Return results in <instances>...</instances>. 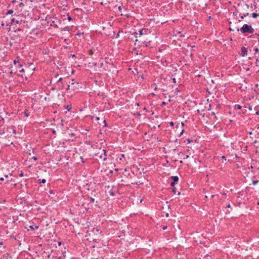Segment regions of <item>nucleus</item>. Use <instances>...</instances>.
Returning <instances> with one entry per match:
<instances>
[{
	"label": "nucleus",
	"mask_w": 259,
	"mask_h": 259,
	"mask_svg": "<svg viewBox=\"0 0 259 259\" xmlns=\"http://www.w3.org/2000/svg\"><path fill=\"white\" fill-rule=\"evenodd\" d=\"M240 30L243 33L246 32L252 33L254 32V29L251 27V26L247 24H244L240 28Z\"/></svg>",
	"instance_id": "obj_1"
},
{
	"label": "nucleus",
	"mask_w": 259,
	"mask_h": 259,
	"mask_svg": "<svg viewBox=\"0 0 259 259\" xmlns=\"http://www.w3.org/2000/svg\"><path fill=\"white\" fill-rule=\"evenodd\" d=\"M99 157L100 158L103 159L104 160H106L107 159L106 158V151L105 149H100V152L98 153V154H100Z\"/></svg>",
	"instance_id": "obj_2"
},
{
	"label": "nucleus",
	"mask_w": 259,
	"mask_h": 259,
	"mask_svg": "<svg viewBox=\"0 0 259 259\" xmlns=\"http://www.w3.org/2000/svg\"><path fill=\"white\" fill-rule=\"evenodd\" d=\"M62 78L61 77L58 80L57 82V85L58 87L59 90H61L63 88V84L62 82Z\"/></svg>",
	"instance_id": "obj_3"
},
{
	"label": "nucleus",
	"mask_w": 259,
	"mask_h": 259,
	"mask_svg": "<svg viewBox=\"0 0 259 259\" xmlns=\"http://www.w3.org/2000/svg\"><path fill=\"white\" fill-rule=\"evenodd\" d=\"M238 14H239V15L240 16L241 19H243L245 17H246V16L248 15L249 14H248V13H246L245 14H242V13L239 12L238 11H237L236 13V15H237Z\"/></svg>",
	"instance_id": "obj_4"
},
{
	"label": "nucleus",
	"mask_w": 259,
	"mask_h": 259,
	"mask_svg": "<svg viewBox=\"0 0 259 259\" xmlns=\"http://www.w3.org/2000/svg\"><path fill=\"white\" fill-rule=\"evenodd\" d=\"M241 51H242V56H243V57L245 56L247 54V49L246 48H245L244 47H243L241 48Z\"/></svg>",
	"instance_id": "obj_5"
},
{
	"label": "nucleus",
	"mask_w": 259,
	"mask_h": 259,
	"mask_svg": "<svg viewBox=\"0 0 259 259\" xmlns=\"http://www.w3.org/2000/svg\"><path fill=\"white\" fill-rule=\"evenodd\" d=\"M172 180H173V182H175L176 183L178 182L179 180V178L177 176H172L171 177Z\"/></svg>",
	"instance_id": "obj_6"
},
{
	"label": "nucleus",
	"mask_w": 259,
	"mask_h": 259,
	"mask_svg": "<svg viewBox=\"0 0 259 259\" xmlns=\"http://www.w3.org/2000/svg\"><path fill=\"white\" fill-rule=\"evenodd\" d=\"M14 63L15 65H16V66H19L20 68H21L22 67V65L19 63V62L18 61H16V60H14Z\"/></svg>",
	"instance_id": "obj_7"
},
{
	"label": "nucleus",
	"mask_w": 259,
	"mask_h": 259,
	"mask_svg": "<svg viewBox=\"0 0 259 259\" xmlns=\"http://www.w3.org/2000/svg\"><path fill=\"white\" fill-rule=\"evenodd\" d=\"M143 31H146V30H145V29H144V30H143V29H142V30H140L139 31V37H140L141 35H144V34H146V33H144V32H143Z\"/></svg>",
	"instance_id": "obj_8"
},
{
	"label": "nucleus",
	"mask_w": 259,
	"mask_h": 259,
	"mask_svg": "<svg viewBox=\"0 0 259 259\" xmlns=\"http://www.w3.org/2000/svg\"><path fill=\"white\" fill-rule=\"evenodd\" d=\"M235 109H241L242 108V106L240 105H236L234 107Z\"/></svg>",
	"instance_id": "obj_9"
},
{
	"label": "nucleus",
	"mask_w": 259,
	"mask_h": 259,
	"mask_svg": "<svg viewBox=\"0 0 259 259\" xmlns=\"http://www.w3.org/2000/svg\"><path fill=\"white\" fill-rule=\"evenodd\" d=\"M71 84L72 85H77V86H79L78 85V83L77 82H76V81H74V79H72V83H71Z\"/></svg>",
	"instance_id": "obj_10"
},
{
	"label": "nucleus",
	"mask_w": 259,
	"mask_h": 259,
	"mask_svg": "<svg viewBox=\"0 0 259 259\" xmlns=\"http://www.w3.org/2000/svg\"><path fill=\"white\" fill-rule=\"evenodd\" d=\"M13 13V11L12 10H9L7 13V15H10V14H12V13Z\"/></svg>",
	"instance_id": "obj_11"
},
{
	"label": "nucleus",
	"mask_w": 259,
	"mask_h": 259,
	"mask_svg": "<svg viewBox=\"0 0 259 259\" xmlns=\"http://www.w3.org/2000/svg\"><path fill=\"white\" fill-rule=\"evenodd\" d=\"M66 108L67 110V111H70L71 110V107L70 106H69V105H67V106H66Z\"/></svg>",
	"instance_id": "obj_12"
},
{
	"label": "nucleus",
	"mask_w": 259,
	"mask_h": 259,
	"mask_svg": "<svg viewBox=\"0 0 259 259\" xmlns=\"http://www.w3.org/2000/svg\"><path fill=\"white\" fill-rule=\"evenodd\" d=\"M252 17L255 18H256L258 16V14L254 13H253L252 14Z\"/></svg>",
	"instance_id": "obj_13"
},
{
	"label": "nucleus",
	"mask_w": 259,
	"mask_h": 259,
	"mask_svg": "<svg viewBox=\"0 0 259 259\" xmlns=\"http://www.w3.org/2000/svg\"><path fill=\"white\" fill-rule=\"evenodd\" d=\"M73 85V87H72L73 90H76L78 88V86H77V85Z\"/></svg>",
	"instance_id": "obj_14"
},
{
	"label": "nucleus",
	"mask_w": 259,
	"mask_h": 259,
	"mask_svg": "<svg viewBox=\"0 0 259 259\" xmlns=\"http://www.w3.org/2000/svg\"><path fill=\"white\" fill-rule=\"evenodd\" d=\"M258 183V181H257V180L253 181L252 182V184H253V185H256Z\"/></svg>",
	"instance_id": "obj_15"
},
{
	"label": "nucleus",
	"mask_w": 259,
	"mask_h": 259,
	"mask_svg": "<svg viewBox=\"0 0 259 259\" xmlns=\"http://www.w3.org/2000/svg\"><path fill=\"white\" fill-rule=\"evenodd\" d=\"M19 6L21 8H23L24 6V5L23 3H20L19 4Z\"/></svg>",
	"instance_id": "obj_16"
},
{
	"label": "nucleus",
	"mask_w": 259,
	"mask_h": 259,
	"mask_svg": "<svg viewBox=\"0 0 259 259\" xmlns=\"http://www.w3.org/2000/svg\"><path fill=\"white\" fill-rule=\"evenodd\" d=\"M40 181V183H45L46 181L45 179H42L41 180H39Z\"/></svg>",
	"instance_id": "obj_17"
},
{
	"label": "nucleus",
	"mask_w": 259,
	"mask_h": 259,
	"mask_svg": "<svg viewBox=\"0 0 259 259\" xmlns=\"http://www.w3.org/2000/svg\"><path fill=\"white\" fill-rule=\"evenodd\" d=\"M24 115L26 117H28L29 115V113H27L26 111L24 112Z\"/></svg>",
	"instance_id": "obj_18"
},
{
	"label": "nucleus",
	"mask_w": 259,
	"mask_h": 259,
	"mask_svg": "<svg viewBox=\"0 0 259 259\" xmlns=\"http://www.w3.org/2000/svg\"><path fill=\"white\" fill-rule=\"evenodd\" d=\"M30 228L32 229V230H34L35 228H38V227L37 226H35V227L34 228L32 226H30Z\"/></svg>",
	"instance_id": "obj_19"
},
{
	"label": "nucleus",
	"mask_w": 259,
	"mask_h": 259,
	"mask_svg": "<svg viewBox=\"0 0 259 259\" xmlns=\"http://www.w3.org/2000/svg\"><path fill=\"white\" fill-rule=\"evenodd\" d=\"M175 183H176V182H171L170 184L171 186L174 187L175 185Z\"/></svg>",
	"instance_id": "obj_20"
},
{
	"label": "nucleus",
	"mask_w": 259,
	"mask_h": 259,
	"mask_svg": "<svg viewBox=\"0 0 259 259\" xmlns=\"http://www.w3.org/2000/svg\"><path fill=\"white\" fill-rule=\"evenodd\" d=\"M152 88H154L155 90L156 89V85L155 84H153L152 85Z\"/></svg>",
	"instance_id": "obj_21"
},
{
	"label": "nucleus",
	"mask_w": 259,
	"mask_h": 259,
	"mask_svg": "<svg viewBox=\"0 0 259 259\" xmlns=\"http://www.w3.org/2000/svg\"><path fill=\"white\" fill-rule=\"evenodd\" d=\"M254 51H255V53H257L258 52V49L255 48L254 49Z\"/></svg>",
	"instance_id": "obj_22"
},
{
	"label": "nucleus",
	"mask_w": 259,
	"mask_h": 259,
	"mask_svg": "<svg viewBox=\"0 0 259 259\" xmlns=\"http://www.w3.org/2000/svg\"><path fill=\"white\" fill-rule=\"evenodd\" d=\"M19 176H20V177H23V172L21 171V173H20V175H19Z\"/></svg>",
	"instance_id": "obj_23"
},
{
	"label": "nucleus",
	"mask_w": 259,
	"mask_h": 259,
	"mask_svg": "<svg viewBox=\"0 0 259 259\" xmlns=\"http://www.w3.org/2000/svg\"><path fill=\"white\" fill-rule=\"evenodd\" d=\"M70 85L69 84H68L67 85V88H66V90H68L70 89Z\"/></svg>",
	"instance_id": "obj_24"
},
{
	"label": "nucleus",
	"mask_w": 259,
	"mask_h": 259,
	"mask_svg": "<svg viewBox=\"0 0 259 259\" xmlns=\"http://www.w3.org/2000/svg\"><path fill=\"white\" fill-rule=\"evenodd\" d=\"M189 156L188 155H186L185 157H184V158H183V159H187V158H189Z\"/></svg>",
	"instance_id": "obj_25"
},
{
	"label": "nucleus",
	"mask_w": 259,
	"mask_h": 259,
	"mask_svg": "<svg viewBox=\"0 0 259 259\" xmlns=\"http://www.w3.org/2000/svg\"><path fill=\"white\" fill-rule=\"evenodd\" d=\"M15 19L14 18H13L12 20H11V22L13 23V22H15Z\"/></svg>",
	"instance_id": "obj_26"
},
{
	"label": "nucleus",
	"mask_w": 259,
	"mask_h": 259,
	"mask_svg": "<svg viewBox=\"0 0 259 259\" xmlns=\"http://www.w3.org/2000/svg\"><path fill=\"white\" fill-rule=\"evenodd\" d=\"M0 180L3 181L4 180V178L3 177L0 178Z\"/></svg>",
	"instance_id": "obj_27"
},
{
	"label": "nucleus",
	"mask_w": 259,
	"mask_h": 259,
	"mask_svg": "<svg viewBox=\"0 0 259 259\" xmlns=\"http://www.w3.org/2000/svg\"><path fill=\"white\" fill-rule=\"evenodd\" d=\"M12 181H13V179H11L10 180H8V181H7V183H9L10 182Z\"/></svg>",
	"instance_id": "obj_28"
},
{
	"label": "nucleus",
	"mask_w": 259,
	"mask_h": 259,
	"mask_svg": "<svg viewBox=\"0 0 259 259\" xmlns=\"http://www.w3.org/2000/svg\"><path fill=\"white\" fill-rule=\"evenodd\" d=\"M32 158L33 159H34V160H36L37 159V158L36 157H35V156L33 157Z\"/></svg>",
	"instance_id": "obj_29"
},
{
	"label": "nucleus",
	"mask_w": 259,
	"mask_h": 259,
	"mask_svg": "<svg viewBox=\"0 0 259 259\" xmlns=\"http://www.w3.org/2000/svg\"><path fill=\"white\" fill-rule=\"evenodd\" d=\"M188 142L189 143H190L192 141V140H190V139H188Z\"/></svg>",
	"instance_id": "obj_30"
},
{
	"label": "nucleus",
	"mask_w": 259,
	"mask_h": 259,
	"mask_svg": "<svg viewBox=\"0 0 259 259\" xmlns=\"http://www.w3.org/2000/svg\"><path fill=\"white\" fill-rule=\"evenodd\" d=\"M170 125H171V126L174 125V122H172V121H171V122H170Z\"/></svg>",
	"instance_id": "obj_31"
},
{
	"label": "nucleus",
	"mask_w": 259,
	"mask_h": 259,
	"mask_svg": "<svg viewBox=\"0 0 259 259\" xmlns=\"http://www.w3.org/2000/svg\"><path fill=\"white\" fill-rule=\"evenodd\" d=\"M24 71V69L23 68H22L20 70V72H22Z\"/></svg>",
	"instance_id": "obj_32"
},
{
	"label": "nucleus",
	"mask_w": 259,
	"mask_h": 259,
	"mask_svg": "<svg viewBox=\"0 0 259 259\" xmlns=\"http://www.w3.org/2000/svg\"><path fill=\"white\" fill-rule=\"evenodd\" d=\"M183 132H184V130H182V132L180 133V136H181L183 134Z\"/></svg>",
	"instance_id": "obj_33"
},
{
	"label": "nucleus",
	"mask_w": 259,
	"mask_h": 259,
	"mask_svg": "<svg viewBox=\"0 0 259 259\" xmlns=\"http://www.w3.org/2000/svg\"><path fill=\"white\" fill-rule=\"evenodd\" d=\"M166 228H167V226H165V227H164L163 228V230H166Z\"/></svg>",
	"instance_id": "obj_34"
},
{
	"label": "nucleus",
	"mask_w": 259,
	"mask_h": 259,
	"mask_svg": "<svg viewBox=\"0 0 259 259\" xmlns=\"http://www.w3.org/2000/svg\"><path fill=\"white\" fill-rule=\"evenodd\" d=\"M165 104H166V103H165V102H163L162 103V105H165Z\"/></svg>",
	"instance_id": "obj_35"
},
{
	"label": "nucleus",
	"mask_w": 259,
	"mask_h": 259,
	"mask_svg": "<svg viewBox=\"0 0 259 259\" xmlns=\"http://www.w3.org/2000/svg\"><path fill=\"white\" fill-rule=\"evenodd\" d=\"M91 201L93 202V201H94V199L93 198H91Z\"/></svg>",
	"instance_id": "obj_36"
},
{
	"label": "nucleus",
	"mask_w": 259,
	"mask_h": 259,
	"mask_svg": "<svg viewBox=\"0 0 259 259\" xmlns=\"http://www.w3.org/2000/svg\"><path fill=\"white\" fill-rule=\"evenodd\" d=\"M118 10H119V11H120V10H121V6L118 7Z\"/></svg>",
	"instance_id": "obj_37"
},
{
	"label": "nucleus",
	"mask_w": 259,
	"mask_h": 259,
	"mask_svg": "<svg viewBox=\"0 0 259 259\" xmlns=\"http://www.w3.org/2000/svg\"><path fill=\"white\" fill-rule=\"evenodd\" d=\"M255 114H256V115H259V111H256V113H255Z\"/></svg>",
	"instance_id": "obj_38"
},
{
	"label": "nucleus",
	"mask_w": 259,
	"mask_h": 259,
	"mask_svg": "<svg viewBox=\"0 0 259 259\" xmlns=\"http://www.w3.org/2000/svg\"><path fill=\"white\" fill-rule=\"evenodd\" d=\"M13 133H14V134H16V130H14L13 131Z\"/></svg>",
	"instance_id": "obj_39"
},
{
	"label": "nucleus",
	"mask_w": 259,
	"mask_h": 259,
	"mask_svg": "<svg viewBox=\"0 0 259 259\" xmlns=\"http://www.w3.org/2000/svg\"><path fill=\"white\" fill-rule=\"evenodd\" d=\"M103 63H101L100 64V67H102V66H103Z\"/></svg>",
	"instance_id": "obj_40"
},
{
	"label": "nucleus",
	"mask_w": 259,
	"mask_h": 259,
	"mask_svg": "<svg viewBox=\"0 0 259 259\" xmlns=\"http://www.w3.org/2000/svg\"><path fill=\"white\" fill-rule=\"evenodd\" d=\"M173 81H174V82H176V79L175 78H173Z\"/></svg>",
	"instance_id": "obj_41"
},
{
	"label": "nucleus",
	"mask_w": 259,
	"mask_h": 259,
	"mask_svg": "<svg viewBox=\"0 0 259 259\" xmlns=\"http://www.w3.org/2000/svg\"><path fill=\"white\" fill-rule=\"evenodd\" d=\"M249 110H252V108H251V107H249Z\"/></svg>",
	"instance_id": "obj_42"
},
{
	"label": "nucleus",
	"mask_w": 259,
	"mask_h": 259,
	"mask_svg": "<svg viewBox=\"0 0 259 259\" xmlns=\"http://www.w3.org/2000/svg\"><path fill=\"white\" fill-rule=\"evenodd\" d=\"M68 20H70L71 19V17H68Z\"/></svg>",
	"instance_id": "obj_43"
},
{
	"label": "nucleus",
	"mask_w": 259,
	"mask_h": 259,
	"mask_svg": "<svg viewBox=\"0 0 259 259\" xmlns=\"http://www.w3.org/2000/svg\"><path fill=\"white\" fill-rule=\"evenodd\" d=\"M5 177H6V178H8V175H5Z\"/></svg>",
	"instance_id": "obj_44"
},
{
	"label": "nucleus",
	"mask_w": 259,
	"mask_h": 259,
	"mask_svg": "<svg viewBox=\"0 0 259 259\" xmlns=\"http://www.w3.org/2000/svg\"><path fill=\"white\" fill-rule=\"evenodd\" d=\"M15 22H16V23H18V20H16Z\"/></svg>",
	"instance_id": "obj_45"
},
{
	"label": "nucleus",
	"mask_w": 259,
	"mask_h": 259,
	"mask_svg": "<svg viewBox=\"0 0 259 259\" xmlns=\"http://www.w3.org/2000/svg\"><path fill=\"white\" fill-rule=\"evenodd\" d=\"M214 195H211V198H213V197H214Z\"/></svg>",
	"instance_id": "obj_46"
},
{
	"label": "nucleus",
	"mask_w": 259,
	"mask_h": 259,
	"mask_svg": "<svg viewBox=\"0 0 259 259\" xmlns=\"http://www.w3.org/2000/svg\"><path fill=\"white\" fill-rule=\"evenodd\" d=\"M181 124H182V125L183 126L184 125V123L183 122H181Z\"/></svg>",
	"instance_id": "obj_47"
},
{
	"label": "nucleus",
	"mask_w": 259,
	"mask_h": 259,
	"mask_svg": "<svg viewBox=\"0 0 259 259\" xmlns=\"http://www.w3.org/2000/svg\"><path fill=\"white\" fill-rule=\"evenodd\" d=\"M121 156H122V157H123L124 156V154H122V155H121Z\"/></svg>",
	"instance_id": "obj_48"
},
{
	"label": "nucleus",
	"mask_w": 259,
	"mask_h": 259,
	"mask_svg": "<svg viewBox=\"0 0 259 259\" xmlns=\"http://www.w3.org/2000/svg\"><path fill=\"white\" fill-rule=\"evenodd\" d=\"M228 207H230V205L229 204L228 206H227Z\"/></svg>",
	"instance_id": "obj_49"
},
{
	"label": "nucleus",
	"mask_w": 259,
	"mask_h": 259,
	"mask_svg": "<svg viewBox=\"0 0 259 259\" xmlns=\"http://www.w3.org/2000/svg\"><path fill=\"white\" fill-rule=\"evenodd\" d=\"M104 123H105V125H106V121H105V120H104Z\"/></svg>",
	"instance_id": "obj_50"
},
{
	"label": "nucleus",
	"mask_w": 259,
	"mask_h": 259,
	"mask_svg": "<svg viewBox=\"0 0 259 259\" xmlns=\"http://www.w3.org/2000/svg\"><path fill=\"white\" fill-rule=\"evenodd\" d=\"M138 40V39H136L135 41L137 42Z\"/></svg>",
	"instance_id": "obj_51"
},
{
	"label": "nucleus",
	"mask_w": 259,
	"mask_h": 259,
	"mask_svg": "<svg viewBox=\"0 0 259 259\" xmlns=\"http://www.w3.org/2000/svg\"><path fill=\"white\" fill-rule=\"evenodd\" d=\"M97 120H99V117H97Z\"/></svg>",
	"instance_id": "obj_52"
},
{
	"label": "nucleus",
	"mask_w": 259,
	"mask_h": 259,
	"mask_svg": "<svg viewBox=\"0 0 259 259\" xmlns=\"http://www.w3.org/2000/svg\"><path fill=\"white\" fill-rule=\"evenodd\" d=\"M246 7L247 8H248V5H246Z\"/></svg>",
	"instance_id": "obj_53"
},
{
	"label": "nucleus",
	"mask_w": 259,
	"mask_h": 259,
	"mask_svg": "<svg viewBox=\"0 0 259 259\" xmlns=\"http://www.w3.org/2000/svg\"><path fill=\"white\" fill-rule=\"evenodd\" d=\"M11 73H13V70L11 71Z\"/></svg>",
	"instance_id": "obj_54"
}]
</instances>
